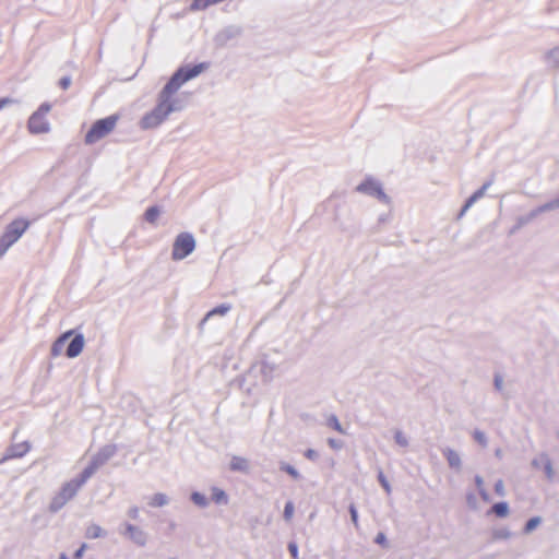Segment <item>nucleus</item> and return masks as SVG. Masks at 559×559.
Wrapping results in <instances>:
<instances>
[{
    "instance_id": "1",
    "label": "nucleus",
    "mask_w": 559,
    "mask_h": 559,
    "mask_svg": "<svg viewBox=\"0 0 559 559\" xmlns=\"http://www.w3.org/2000/svg\"><path fill=\"white\" fill-rule=\"evenodd\" d=\"M205 69H207L205 62L178 68L158 93L156 106L142 117L140 127L144 130L157 128L170 114L182 110L185 104L177 95L178 91L186 82L197 78Z\"/></svg>"
},
{
    "instance_id": "2",
    "label": "nucleus",
    "mask_w": 559,
    "mask_h": 559,
    "mask_svg": "<svg viewBox=\"0 0 559 559\" xmlns=\"http://www.w3.org/2000/svg\"><path fill=\"white\" fill-rule=\"evenodd\" d=\"M29 221L16 218L11 222L0 237V258H2L11 246H13L29 227Z\"/></svg>"
},
{
    "instance_id": "3",
    "label": "nucleus",
    "mask_w": 559,
    "mask_h": 559,
    "mask_svg": "<svg viewBox=\"0 0 559 559\" xmlns=\"http://www.w3.org/2000/svg\"><path fill=\"white\" fill-rule=\"evenodd\" d=\"M118 121L117 115H111L106 118L96 120L91 129L85 134V143L86 144H94L98 142L99 140L104 139L106 135H108L116 127Z\"/></svg>"
},
{
    "instance_id": "4",
    "label": "nucleus",
    "mask_w": 559,
    "mask_h": 559,
    "mask_svg": "<svg viewBox=\"0 0 559 559\" xmlns=\"http://www.w3.org/2000/svg\"><path fill=\"white\" fill-rule=\"evenodd\" d=\"M81 488L71 479L62 485L60 490L52 497L49 511L57 513L60 511L70 500H72Z\"/></svg>"
},
{
    "instance_id": "5",
    "label": "nucleus",
    "mask_w": 559,
    "mask_h": 559,
    "mask_svg": "<svg viewBox=\"0 0 559 559\" xmlns=\"http://www.w3.org/2000/svg\"><path fill=\"white\" fill-rule=\"evenodd\" d=\"M195 249V239L191 233H180L173 243L171 259L180 261L187 258Z\"/></svg>"
},
{
    "instance_id": "6",
    "label": "nucleus",
    "mask_w": 559,
    "mask_h": 559,
    "mask_svg": "<svg viewBox=\"0 0 559 559\" xmlns=\"http://www.w3.org/2000/svg\"><path fill=\"white\" fill-rule=\"evenodd\" d=\"M51 106L48 103H44L39 108L32 114L28 119V131L32 134L47 133L50 130V124L46 119L47 114L50 111Z\"/></svg>"
},
{
    "instance_id": "7",
    "label": "nucleus",
    "mask_w": 559,
    "mask_h": 559,
    "mask_svg": "<svg viewBox=\"0 0 559 559\" xmlns=\"http://www.w3.org/2000/svg\"><path fill=\"white\" fill-rule=\"evenodd\" d=\"M119 533L138 547H145L148 542V534L140 526L129 522H123L120 525Z\"/></svg>"
},
{
    "instance_id": "8",
    "label": "nucleus",
    "mask_w": 559,
    "mask_h": 559,
    "mask_svg": "<svg viewBox=\"0 0 559 559\" xmlns=\"http://www.w3.org/2000/svg\"><path fill=\"white\" fill-rule=\"evenodd\" d=\"M276 369L277 364L269 360L266 356H263L252 366V371L259 372L263 382H270L274 378Z\"/></svg>"
},
{
    "instance_id": "9",
    "label": "nucleus",
    "mask_w": 559,
    "mask_h": 559,
    "mask_svg": "<svg viewBox=\"0 0 559 559\" xmlns=\"http://www.w3.org/2000/svg\"><path fill=\"white\" fill-rule=\"evenodd\" d=\"M242 33L243 28L240 25H227L215 35L214 40L216 45L225 46L228 41L239 38Z\"/></svg>"
},
{
    "instance_id": "10",
    "label": "nucleus",
    "mask_w": 559,
    "mask_h": 559,
    "mask_svg": "<svg viewBox=\"0 0 559 559\" xmlns=\"http://www.w3.org/2000/svg\"><path fill=\"white\" fill-rule=\"evenodd\" d=\"M117 453L116 444H106L99 449V451L93 455L92 461L98 466L102 467L105 465L115 454Z\"/></svg>"
},
{
    "instance_id": "11",
    "label": "nucleus",
    "mask_w": 559,
    "mask_h": 559,
    "mask_svg": "<svg viewBox=\"0 0 559 559\" xmlns=\"http://www.w3.org/2000/svg\"><path fill=\"white\" fill-rule=\"evenodd\" d=\"M357 191L377 197L380 200L385 199V194L382 191L380 185L373 180H367L357 187Z\"/></svg>"
},
{
    "instance_id": "12",
    "label": "nucleus",
    "mask_w": 559,
    "mask_h": 559,
    "mask_svg": "<svg viewBox=\"0 0 559 559\" xmlns=\"http://www.w3.org/2000/svg\"><path fill=\"white\" fill-rule=\"evenodd\" d=\"M29 449H31V447H29L28 442H26V441L16 443V444H12L11 447H9L7 449L3 460L22 457L29 451Z\"/></svg>"
},
{
    "instance_id": "13",
    "label": "nucleus",
    "mask_w": 559,
    "mask_h": 559,
    "mask_svg": "<svg viewBox=\"0 0 559 559\" xmlns=\"http://www.w3.org/2000/svg\"><path fill=\"white\" fill-rule=\"evenodd\" d=\"M84 347V336L83 334H76L71 342L69 343L66 355L68 358H75L78 357Z\"/></svg>"
},
{
    "instance_id": "14",
    "label": "nucleus",
    "mask_w": 559,
    "mask_h": 559,
    "mask_svg": "<svg viewBox=\"0 0 559 559\" xmlns=\"http://www.w3.org/2000/svg\"><path fill=\"white\" fill-rule=\"evenodd\" d=\"M99 467L91 460L90 464L82 471V473L72 480L82 488L83 485L95 474Z\"/></svg>"
},
{
    "instance_id": "15",
    "label": "nucleus",
    "mask_w": 559,
    "mask_h": 559,
    "mask_svg": "<svg viewBox=\"0 0 559 559\" xmlns=\"http://www.w3.org/2000/svg\"><path fill=\"white\" fill-rule=\"evenodd\" d=\"M229 468L233 472L249 473V461L246 457L234 455L229 463Z\"/></svg>"
},
{
    "instance_id": "16",
    "label": "nucleus",
    "mask_w": 559,
    "mask_h": 559,
    "mask_svg": "<svg viewBox=\"0 0 559 559\" xmlns=\"http://www.w3.org/2000/svg\"><path fill=\"white\" fill-rule=\"evenodd\" d=\"M211 499L214 503H216L218 506H226L229 501L228 495L225 492V490H223L218 487L212 488Z\"/></svg>"
},
{
    "instance_id": "17",
    "label": "nucleus",
    "mask_w": 559,
    "mask_h": 559,
    "mask_svg": "<svg viewBox=\"0 0 559 559\" xmlns=\"http://www.w3.org/2000/svg\"><path fill=\"white\" fill-rule=\"evenodd\" d=\"M85 536L90 539L105 537L106 531H104L98 524L93 523L86 527Z\"/></svg>"
},
{
    "instance_id": "18",
    "label": "nucleus",
    "mask_w": 559,
    "mask_h": 559,
    "mask_svg": "<svg viewBox=\"0 0 559 559\" xmlns=\"http://www.w3.org/2000/svg\"><path fill=\"white\" fill-rule=\"evenodd\" d=\"M169 503V498L166 493L157 492L154 493L150 500V506L154 508H162Z\"/></svg>"
},
{
    "instance_id": "19",
    "label": "nucleus",
    "mask_w": 559,
    "mask_h": 559,
    "mask_svg": "<svg viewBox=\"0 0 559 559\" xmlns=\"http://www.w3.org/2000/svg\"><path fill=\"white\" fill-rule=\"evenodd\" d=\"M71 334H72V331H68V332L63 333L61 336H59V337L57 338V341L52 344V347H51V354H52L53 356H58V355L60 354L61 348H62V346H63V344H64L66 340H67L69 336H71Z\"/></svg>"
},
{
    "instance_id": "20",
    "label": "nucleus",
    "mask_w": 559,
    "mask_h": 559,
    "mask_svg": "<svg viewBox=\"0 0 559 559\" xmlns=\"http://www.w3.org/2000/svg\"><path fill=\"white\" fill-rule=\"evenodd\" d=\"M190 499H191V501H192L195 506H198V507H200V508H203V509H204V508H207V507H209V504H210V501H209V499L205 497V495H203V493H201V492H199V491H193V492L191 493V496H190Z\"/></svg>"
},
{
    "instance_id": "21",
    "label": "nucleus",
    "mask_w": 559,
    "mask_h": 559,
    "mask_svg": "<svg viewBox=\"0 0 559 559\" xmlns=\"http://www.w3.org/2000/svg\"><path fill=\"white\" fill-rule=\"evenodd\" d=\"M487 186H484L481 189L474 192L466 201L465 205L462 209V215L478 200L480 199L486 190Z\"/></svg>"
},
{
    "instance_id": "22",
    "label": "nucleus",
    "mask_w": 559,
    "mask_h": 559,
    "mask_svg": "<svg viewBox=\"0 0 559 559\" xmlns=\"http://www.w3.org/2000/svg\"><path fill=\"white\" fill-rule=\"evenodd\" d=\"M491 512L498 518H506L509 514V507L507 502H498L492 506Z\"/></svg>"
},
{
    "instance_id": "23",
    "label": "nucleus",
    "mask_w": 559,
    "mask_h": 559,
    "mask_svg": "<svg viewBox=\"0 0 559 559\" xmlns=\"http://www.w3.org/2000/svg\"><path fill=\"white\" fill-rule=\"evenodd\" d=\"M159 214H160V210L158 206H151L145 211L144 217H145L146 222H148L151 224H155Z\"/></svg>"
},
{
    "instance_id": "24",
    "label": "nucleus",
    "mask_w": 559,
    "mask_h": 559,
    "mask_svg": "<svg viewBox=\"0 0 559 559\" xmlns=\"http://www.w3.org/2000/svg\"><path fill=\"white\" fill-rule=\"evenodd\" d=\"M444 455H445L450 466H452V467H459L460 466L461 459H460V455L454 450L448 449L444 452Z\"/></svg>"
},
{
    "instance_id": "25",
    "label": "nucleus",
    "mask_w": 559,
    "mask_h": 559,
    "mask_svg": "<svg viewBox=\"0 0 559 559\" xmlns=\"http://www.w3.org/2000/svg\"><path fill=\"white\" fill-rule=\"evenodd\" d=\"M280 469L287 473L289 476H292L296 480L300 479V477H301L299 472L293 465H290L286 462L280 463Z\"/></svg>"
},
{
    "instance_id": "26",
    "label": "nucleus",
    "mask_w": 559,
    "mask_h": 559,
    "mask_svg": "<svg viewBox=\"0 0 559 559\" xmlns=\"http://www.w3.org/2000/svg\"><path fill=\"white\" fill-rule=\"evenodd\" d=\"M230 305H227V304H223V305H219L217 307H215L214 309H212L211 311L207 312L205 319L212 317V316H225L229 310H230Z\"/></svg>"
},
{
    "instance_id": "27",
    "label": "nucleus",
    "mask_w": 559,
    "mask_h": 559,
    "mask_svg": "<svg viewBox=\"0 0 559 559\" xmlns=\"http://www.w3.org/2000/svg\"><path fill=\"white\" fill-rule=\"evenodd\" d=\"M294 511H295V506H294L293 501H287L284 507V512H283V516L286 522H289L293 519Z\"/></svg>"
},
{
    "instance_id": "28",
    "label": "nucleus",
    "mask_w": 559,
    "mask_h": 559,
    "mask_svg": "<svg viewBox=\"0 0 559 559\" xmlns=\"http://www.w3.org/2000/svg\"><path fill=\"white\" fill-rule=\"evenodd\" d=\"M540 523V519L539 518H532L527 521L526 525H525V533H531L532 531H534Z\"/></svg>"
},
{
    "instance_id": "29",
    "label": "nucleus",
    "mask_w": 559,
    "mask_h": 559,
    "mask_svg": "<svg viewBox=\"0 0 559 559\" xmlns=\"http://www.w3.org/2000/svg\"><path fill=\"white\" fill-rule=\"evenodd\" d=\"M476 485H477V488L479 490V495L483 498V500L488 501L489 500V496L486 492V490L484 489V481H483V479L480 477H476Z\"/></svg>"
},
{
    "instance_id": "30",
    "label": "nucleus",
    "mask_w": 559,
    "mask_h": 559,
    "mask_svg": "<svg viewBox=\"0 0 559 559\" xmlns=\"http://www.w3.org/2000/svg\"><path fill=\"white\" fill-rule=\"evenodd\" d=\"M127 515L130 519L138 521L140 519V508L138 506H131L127 511Z\"/></svg>"
},
{
    "instance_id": "31",
    "label": "nucleus",
    "mask_w": 559,
    "mask_h": 559,
    "mask_svg": "<svg viewBox=\"0 0 559 559\" xmlns=\"http://www.w3.org/2000/svg\"><path fill=\"white\" fill-rule=\"evenodd\" d=\"M328 424L330 427H332L333 429L340 431V432H343L342 430V426H341V423L338 421V419L335 417V416H331L329 419H328Z\"/></svg>"
},
{
    "instance_id": "32",
    "label": "nucleus",
    "mask_w": 559,
    "mask_h": 559,
    "mask_svg": "<svg viewBox=\"0 0 559 559\" xmlns=\"http://www.w3.org/2000/svg\"><path fill=\"white\" fill-rule=\"evenodd\" d=\"M288 551L294 559H298V546L295 542H290L288 544Z\"/></svg>"
},
{
    "instance_id": "33",
    "label": "nucleus",
    "mask_w": 559,
    "mask_h": 559,
    "mask_svg": "<svg viewBox=\"0 0 559 559\" xmlns=\"http://www.w3.org/2000/svg\"><path fill=\"white\" fill-rule=\"evenodd\" d=\"M495 491L498 496H504L506 491H504V484L501 479H499L496 484H495Z\"/></svg>"
},
{
    "instance_id": "34",
    "label": "nucleus",
    "mask_w": 559,
    "mask_h": 559,
    "mask_svg": "<svg viewBox=\"0 0 559 559\" xmlns=\"http://www.w3.org/2000/svg\"><path fill=\"white\" fill-rule=\"evenodd\" d=\"M473 436H474V439H475L479 444H481V445H485V444H486V436H485V433H484V432H481V431H478V430H477V431H475V432H474V435H473Z\"/></svg>"
},
{
    "instance_id": "35",
    "label": "nucleus",
    "mask_w": 559,
    "mask_h": 559,
    "mask_svg": "<svg viewBox=\"0 0 559 559\" xmlns=\"http://www.w3.org/2000/svg\"><path fill=\"white\" fill-rule=\"evenodd\" d=\"M544 469H545V473L546 475L550 478L552 477L554 475V468H552V464L550 462V460L546 459L545 461V465H544Z\"/></svg>"
},
{
    "instance_id": "36",
    "label": "nucleus",
    "mask_w": 559,
    "mask_h": 559,
    "mask_svg": "<svg viewBox=\"0 0 559 559\" xmlns=\"http://www.w3.org/2000/svg\"><path fill=\"white\" fill-rule=\"evenodd\" d=\"M328 442L330 447L335 450L341 449L344 444L341 440L334 438H329Z\"/></svg>"
},
{
    "instance_id": "37",
    "label": "nucleus",
    "mask_w": 559,
    "mask_h": 559,
    "mask_svg": "<svg viewBox=\"0 0 559 559\" xmlns=\"http://www.w3.org/2000/svg\"><path fill=\"white\" fill-rule=\"evenodd\" d=\"M305 456L308 459V460H311V461H316L319 456L318 452L316 450H312V449H308L306 452H305Z\"/></svg>"
},
{
    "instance_id": "38",
    "label": "nucleus",
    "mask_w": 559,
    "mask_h": 559,
    "mask_svg": "<svg viewBox=\"0 0 559 559\" xmlns=\"http://www.w3.org/2000/svg\"><path fill=\"white\" fill-rule=\"evenodd\" d=\"M71 84V78L70 76H63L59 81V85L61 88L67 90Z\"/></svg>"
},
{
    "instance_id": "39",
    "label": "nucleus",
    "mask_w": 559,
    "mask_h": 559,
    "mask_svg": "<svg viewBox=\"0 0 559 559\" xmlns=\"http://www.w3.org/2000/svg\"><path fill=\"white\" fill-rule=\"evenodd\" d=\"M86 547H87L86 544H82L81 547L74 552V558L81 559L84 555Z\"/></svg>"
},
{
    "instance_id": "40",
    "label": "nucleus",
    "mask_w": 559,
    "mask_h": 559,
    "mask_svg": "<svg viewBox=\"0 0 559 559\" xmlns=\"http://www.w3.org/2000/svg\"><path fill=\"white\" fill-rule=\"evenodd\" d=\"M395 439H396L397 443H400L401 445H406L407 444V440H406L405 436L402 432H396Z\"/></svg>"
},
{
    "instance_id": "41",
    "label": "nucleus",
    "mask_w": 559,
    "mask_h": 559,
    "mask_svg": "<svg viewBox=\"0 0 559 559\" xmlns=\"http://www.w3.org/2000/svg\"><path fill=\"white\" fill-rule=\"evenodd\" d=\"M376 542L382 546L386 545V538L383 533H379L376 537Z\"/></svg>"
},
{
    "instance_id": "42",
    "label": "nucleus",
    "mask_w": 559,
    "mask_h": 559,
    "mask_svg": "<svg viewBox=\"0 0 559 559\" xmlns=\"http://www.w3.org/2000/svg\"><path fill=\"white\" fill-rule=\"evenodd\" d=\"M544 207L547 210L559 207V198L547 203Z\"/></svg>"
},
{
    "instance_id": "43",
    "label": "nucleus",
    "mask_w": 559,
    "mask_h": 559,
    "mask_svg": "<svg viewBox=\"0 0 559 559\" xmlns=\"http://www.w3.org/2000/svg\"><path fill=\"white\" fill-rule=\"evenodd\" d=\"M379 479L381 481V485L384 487V489L386 490V492H390V486H389V483L386 481L385 477L380 474L379 475Z\"/></svg>"
},
{
    "instance_id": "44",
    "label": "nucleus",
    "mask_w": 559,
    "mask_h": 559,
    "mask_svg": "<svg viewBox=\"0 0 559 559\" xmlns=\"http://www.w3.org/2000/svg\"><path fill=\"white\" fill-rule=\"evenodd\" d=\"M12 100L9 99V98H1L0 99V110L9 103H11Z\"/></svg>"
},
{
    "instance_id": "45",
    "label": "nucleus",
    "mask_w": 559,
    "mask_h": 559,
    "mask_svg": "<svg viewBox=\"0 0 559 559\" xmlns=\"http://www.w3.org/2000/svg\"><path fill=\"white\" fill-rule=\"evenodd\" d=\"M328 206H334L336 204V198L335 197H332L331 199L328 200Z\"/></svg>"
},
{
    "instance_id": "46",
    "label": "nucleus",
    "mask_w": 559,
    "mask_h": 559,
    "mask_svg": "<svg viewBox=\"0 0 559 559\" xmlns=\"http://www.w3.org/2000/svg\"><path fill=\"white\" fill-rule=\"evenodd\" d=\"M59 559H68L66 554H61Z\"/></svg>"
},
{
    "instance_id": "47",
    "label": "nucleus",
    "mask_w": 559,
    "mask_h": 559,
    "mask_svg": "<svg viewBox=\"0 0 559 559\" xmlns=\"http://www.w3.org/2000/svg\"><path fill=\"white\" fill-rule=\"evenodd\" d=\"M350 514H352V520H355V512H354V510L350 511Z\"/></svg>"
},
{
    "instance_id": "48",
    "label": "nucleus",
    "mask_w": 559,
    "mask_h": 559,
    "mask_svg": "<svg viewBox=\"0 0 559 559\" xmlns=\"http://www.w3.org/2000/svg\"><path fill=\"white\" fill-rule=\"evenodd\" d=\"M496 385L500 388V381L496 380Z\"/></svg>"
},
{
    "instance_id": "49",
    "label": "nucleus",
    "mask_w": 559,
    "mask_h": 559,
    "mask_svg": "<svg viewBox=\"0 0 559 559\" xmlns=\"http://www.w3.org/2000/svg\"><path fill=\"white\" fill-rule=\"evenodd\" d=\"M170 559H177V558H170Z\"/></svg>"
}]
</instances>
